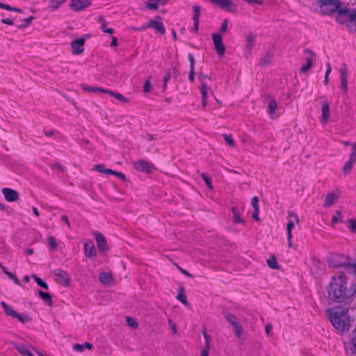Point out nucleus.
<instances>
[{
  "instance_id": "obj_50",
  "label": "nucleus",
  "mask_w": 356,
  "mask_h": 356,
  "mask_svg": "<svg viewBox=\"0 0 356 356\" xmlns=\"http://www.w3.org/2000/svg\"><path fill=\"white\" fill-rule=\"evenodd\" d=\"M170 77H171V72L170 70H168L165 72L164 77H163V90H165L166 84H167L168 81L170 80Z\"/></svg>"
},
{
  "instance_id": "obj_39",
  "label": "nucleus",
  "mask_w": 356,
  "mask_h": 356,
  "mask_svg": "<svg viewBox=\"0 0 356 356\" xmlns=\"http://www.w3.org/2000/svg\"><path fill=\"white\" fill-rule=\"evenodd\" d=\"M31 277L35 281L37 284L40 287L48 289V285L45 282H44L42 279H40L38 276L35 274L31 275Z\"/></svg>"
},
{
  "instance_id": "obj_49",
  "label": "nucleus",
  "mask_w": 356,
  "mask_h": 356,
  "mask_svg": "<svg viewBox=\"0 0 356 356\" xmlns=\"http://www.w3.org/2000/svg\"><path fill=\"white\" fill-rule=\"evenodd\" d=\"M224 139L228 145L231 147H234V140L231 135L224 134Z\"/></svg>"
},
{
  "instance_id": "obj_47",
  "label": "nucleus",
  "mask_w": 356,
  "mask_h": 356,
  "mask_svg": "<svg viewBox=\"0 0 356 356\" xmlns=\"http://www.w3.org/2000/svg\"><path fill=\"white\" fill-rule=\"evenodd\" d=\"M108 169L105 168L103 164H97L93 167V170L97 171L100 173L106 174Z\"/></svg>"
},
{
  "instance_id": "obj_5",
  "label": "nucleus",
  "mask_w": 356,
  "mask_h": 356,
  "mask_svg": "<svg viewBox=\"0 0 356 356\" xmlns=\"http://www.w3.org/2000/svg\"><path fill=\"white\" fill-rule=\"evenodd\" d=\"M328 263L330 266L332 267H343L350 266L348 258L345 257L342 254L331 255L328 259Z\"/></svg>"
},
{
  "instance_id": "obj_62",
  "label": "nucleus",
  "mask_w": 356,
  "mask_h": 356,
  "mask_svg": "<svg viewBox=\"0 0 356 356\" xmlns=\"http://www.w3.org/2000/svg\"><path fill=\"white\" fill-rule=\"evenodd\" d=\"M246 3L250 4V5H261L263 3L262 0H243Z\"/></svg>"
},
{
  "instance_id": "obj_29",
  "label": "nucleus",
  "mask_w": 356,
  "mask_h": 356,
  "mask_svg": "<svg viewBox=\"0 0 356 356\" xmlns=\"http://www.w3.org/2000/svg\"><path fill=\"white\" fill-rule=\"evenodd\" d=\"M99 280L102 284H107L113 281V277L111 273L104 272L99 275Z\"/></svg>"
},
{
  "instance_id": "obj_45",
  "label": "nucleus",
  "mask_w": 356,
  "mask_h": 356,
  "mask_svg": "<svg viewBox=\"0 0 356 356\" xmlns=\"http://www.w3.org/2000/svg\"><path fill=\"white\" fill-rule=\"evenodd\" d=\"M14 318H17L22 323H25L31 321V318L29 316L26 314H19L17 313V316H15Z\"/></svg>"
},
{
  "instance_id": "obj_1",
  "label": "nucleus",
  "mask_w": 356,
  "mask_h": 356,
  "mask_svg": "<svg viewBox=\"0 0 356 356\" xmlns=\"http://www.w3.org/2000/svg\"><path fill=\"white\" fill-rule=\"evenodd\" d=\"M346 284L347 277L345 273H340L337 277H332L327 289L329 298L337 302H342L351 297L350 290L347 291Z\"/></svg>"
},
{
  "instance_id": "obj_9",
  "label": "nucleus",
  "mask_w": 356,
  "mask_h": 356,
  "mask_svg": "<svg viewBox=\"0 0 356 356\" xmlns=\"http://www.w3.org/2000/svg\"><path fill=\"white\" fill-rule=\"evenodd\" d=\"M134 166L136 170L146 173H151L154 169L152 163L144 159L134 162Z\"/></svg>"
},
{
  "instance_id": "obj_30",
  "label": "nucleus",
  "mask_w": 356,
  "mask_h": 356,
  "mask_svg": "<svg viewBox=\"0 0 356 356\" xmlns=\"http://www.w3.org/2000/svg\"><path fill=\"white\" fill-rule=\"evenodd\" d=\"M105 93L109 94L110 95L114 97L115 99H117L118 100H119L122 102H124V103L129 102V99L124 97L122 94H120L119 92H113V91H111L109 90H106Z\"/></svg>"
},
{
  "instance_id": "obj_38",
  "label": "nucleus",
  "mask_w": 356,
  "mask_h": 356,
  "mask_svg": "<svg viewBox=\"0 0 356 356\" xmlns=\"http://www.w3.org/2000/svg\"><path fill=\"white\" fill-rule=\"evenodd\" d=\"M0 8L7 10L8 11H14L19 13H23V10L19 8L12 7L10 5L2 3L0 2Z\"/></svg>"
},
{
  "instance_id": "obj_13",
  "label": "nucleus",
  "mask_w": 356,
  "mask_h": 356,
  "mask_svg": "<svg viewBox=\"0 0 356 356\" xmlns=\"http://www.w3.org/2000/svg\"><path fill=\"white\" fill-rule=\"evenodd\" d=\"M85 39L79 38L76 40L71 42L72 53L74 55H79L83 51V45L85 44Z\"/></svg>"
},
{
  "instance_id": "obj_40",
  "label": "nucleus",
  "mask_w": 356,
  "mask_h": 356,
  "mask_svg": "<svg viewBox=\"0 0 356 356\" xmlns=\"http://www.w3.org/2000/svg\"><path fill=\"white\" fill-rule=\"evenodd\" d=\"M48 243L52 251H55L58 249V243L54 236H48Z\"/></svg>"
},
{
  "instance_id": "obj_48",
  "label": "nucleus",
  "mask_w": 356,
  "mask_h": 356,
  "mask_svg": "<svg viewBox=\"0 0 356 356\" xmlns=\"http://www.w3.org/2000/svg\"><path fill=\"white\" fill-rule=\"evenodd\" d=\"M201 177H202V179H204L206 185L207 186V187L212 190L213 189V186H212V184H211V179L209 178V176H207L205 173H202L201 175Z\"/></svg>"
},
{
  "instance_id": "obj_53",
  "label": "nucleus",
  "mask_w": 356,
  "mask_h": 356,
  "mask_svg": "<svg viewBox=\"0 0 356 356\" xmlns=\"http://www.w3.org/2000/svg\"><path fill=\"white\" fill-rule=\"evenodd\" d=\"M6 275H7V276H8L10 279L13 280V282H14L16 284H17V285H20V284H21V283H20L19 280V279H18V278H17V277L14 274H13L11 272H10V273H6Z\"/></svg>"
},
{
  "instance_id": "obj_20",
  "label": "nucleus",
  "mask_w": 356,
  "mask_h": 356,
  "mask_svg": "<svg viewBox=\"0 0 356 356\" xmlns=\"http://www.w3.org/2000/svg\"><path fill=\"white\" fill-rule=\"evenodd\" d=\"M147 29L148 28H153L158 33L163 35L165 33V29L163 26V24L159 22L154 19H150L148 23L147 24Z\"/></svg>"
},
{
  "instance_id": "obj_28",
  "label": "nucleus",
  "mask_w": 356,
  "mask_h": 356,
  "mask_svg": "<svg viewBox=\"0 0 356 356\" xmlns=\"http://www.w3.org/2000/svg\"><path fill=\"white\" fill-rule=\"evenodd\" d=\"M38 295L42 299V300L46 302L49 306H52V299L51 296L49 293L44 292L41 290L38 291Z\"/></svg>"
},
{
  "instance_id": "obj_25",
  "label": "nucleus",
  "mask_w": 356,
  "mask_h": 356,
  "mask_svg": "<svg viewBox=\"0 0 356 356\" xmlns=\"http://www.w3.org/2000/svg\"><path fill=\"white\" fill-rule=\"evenodd\" d=\"M273 58V52L271 50L266 51L264 57L261 59L259 64L262 66L269 65Z\"/></svg>"
},
{
  "instance_id": "obj_57",
  "label": "nucleus",
  "mask_w": 356,
  "mask_h": 356,
  "mask_svg": "<svg viewBox=\"0 0 356 356\" xmlns=\"http://www.w3.org/2000/svg\"><path fill=\"white\" fill-rule=\"evenodd\" d=\"M127 323L129 325L133 327H136L138 326L136 321L131 317L127 318Z\"/></svg>"
},
{
  "instance_id": "obj_42",
  "label": "nucleus",
  "mask_w": 356,
  "mask_h": 356,
  "mask_svg": "<svg viewBox=\"0 0 356 356\" xmlns=\"http://www.w3.org/2000/svg\"><path fill=\"white\" fill-rule=\"evenodd\" d=\"M145 8L148 10H154L159 8L156 0H148L145 2Z\"/></svg>"
},
{
  "instance_id": "obj_37",
  "label": "nucleus",
  "mask_w": 356,
  "mask_h": 356,
  "mask_svg": "<svg viewBox=\"0 0 356 356\" xmlns=\"http://www.w3.org/2000/svg\"><path fill=\"white\" fill-rule=\"evenodd\" d=\"M66 0H49L51 10L58 9Z\"/></svg>"
},
{
  "instance_id": "obj_63",
  "label": "nucleus",
  "mask_w": 356,
  "mask_h": 356,
  "mask_svg": "<svg viewBox=\"0 0 356 356\" xmlns=\"http://www.w3.org/2000/svg\"><path fill=\"white\" fill-rule=\"evenodd\" d=\"M175 265H176V266L177 267V268L180 270V272H181L182 274L185 275H186V276H187V277H193V275H192L191 273H189L187 270H184V269L181 268L180 266H179L177 264H175Z\"/></svg>"
},
{
  "instance_id": "obj_59",
  "label": "nucleus",
  "mask_w": 356,
  "mask_h": 356,
  "mask_svg": "<svg viewBox=\"0 0 356 356\" xmlns=\"http://www.w3.org/2000/svg\"><path fill=\"white\" fill-rule=\"evenodd\" d=\"M98 22L101 25V29L103 31L104 29H105L106 27V22L105 20V19L104 18L103 16H100L99 18H98Z\"/></svg>"
},
{
  "instance_id": "obj_51",
  "label": "nucleus",
  "mask_w": 356,
  "mask_h": 356,
  "mask_svg": "<svg viewBox=\"0 0 356 356\" xmlns=\"http://www.w3.org/2000/svg\"><path fill=\"white\" fill-rule=\"evenodd\" d=\"M326 67H327V70H326L325 75L324 83L325 84H327L328 83V76H329L330 73L331 72L332 67H331L330 64L328 63L326 64Z\"/></svg>"
},
{
  "instance_id": "obj_21",
  "label": "nucleus",
  "mask_w": 356,
  "mask_h": 356,
  "mask_svg": "<svg viewBox=\"0 0 356 356\" xmlns=\"http://www.w3.org/2000/svg\"><path fill=\"white\" fill-rule=\"evenodd\" d=\"M322 115L321 122L325 124L330 118V106L327 102H323L321 108Z\"/></svg>"
},
{
  "instance_id": "obj_22",
  "label": "nucleus",
  "mask_w": 356,
  "mask_h": 356,
  "mask_svg": "<svg viewBox=\"0 0 356 356\" xmlns=\"http://www.w3.org/2000/svg\"><path fill=\"white\" fill-rule=\"evenodd\" d=\"M203 336L205 339V346L201 350L200 356H209V353L211 348L210 346V337L207 334L206 332H203Z\"/></svg>"
},
{
  "instance_id": "obj_15",
  "label": "nucleus",
  "mask_w": 356,
  "mask_h": 356,
  "mask_svg": "<svg viewBox=\"0 0 356 356\" xmlns=\"http://www.w3.org/2000/svg\"><path fill=\"white\" fill-rule=\"evenodd\" d=\"M304 53L310 55V56L305 58V64L300 68V73H306L311 68L313 64L312 58L315 56V53L309 49H305Z\"/></svg>"
},
{
  "instance_id": "obj_61",
  "label": "nucleus",
  "mask_w": 356,
  "mask_h": 356,
  "mask_svg": "<svg viewBox=\"0 0 356 356\" xmlns=\"http://www.w3.org/2000/svg\"><path fill=\"white\" fill-rule=\"evenodd\" d=\"M188 58L190 61V68L195 69V58L191 54L188 55Z\"/></svg>"
},
{
  "instance_id": "obj_55",
  "label": "nucleus",
  "mask_w": 356,
  "mask_h": 356,
  "mask_svg": "<svg viewBox=\"0 0 356 356\" xmlns=\"http://www.w3.org/2000/svg\"><path fill=\"white\" fill-rule=\"evenodd\" d=\"M259 198L258 197L255 196L252 200V205L254 209V210H259Z\"/></svg>"
},
{
  "instance_id": "obj_10",
  "label": "nucleus",
  "mask_w": 356,
  "mask_h": 356,
  "mask_svg": "<svg viewBox=\"0 0 356 356\" xmlns=\"http://www.w3.org/2000/svg\"><path fill=\"white\" fill-rule=\"evenodd\" d=\"M215 49L219 56H224L225 48L222 42V38L219 33H213L211 35Z\"/></svg>"
},
{
  "instance_id": "obj_23",
  "label": "nucleus",
  "mask_w": 356,
  "mask_h": 356,
  "mask_svg": "<svg viewBox=\"0 0 356 356\" xmlns=\"http://www.w3.org/2000/svg\"><path fill=\"white\" fill-rule=\"evenodd\" d=\"M255 35L252 33H249L245 36L246 40V51L248 54H250L252 48L254 45Z\"/></svg>"
},
{
  "instance_id": "obj_64",
  "label": "nucleus",
  "mask_w": 356,
  "mask_h": 356,
  "mask_svg": "<svg viewBox=\"0 0 356 356\" xmlns=\"http://www.w3.org/2000/svg\"><path fill=\"white\" fill-rule=\"evenodd\" d=\"M1 22L4 24L7 25H13L14 22L13 20L9 18H4L1 20Z\"/></svg>"
},
{
  "instance_id": "obj_33",
  "label": "nucleus",
  "mask_w": 356,
  "mask_h": 356,
  "mask_svg": "<svg viewBox=\"0 0 356 356\" xmlns=\"http://www.w3.org/2000/svg\"><path fill=\"white\" fill-rule=\"evenodd\" d=\"M199 90L202 95V99H207V93L209 91H211V88L208 86L206 83H202L199 86Z\"/></svg>"
},
{
  "instance_id": "obj_11",
  "label": "nucleus",
  "mask_w": 356,
  "mask_h": 356,
  "mask_svg": "<svg viewBox=\"0 0 356 356\" xmlns=\"http://www.w3.org/2000/svg\"><path fill=\"white\" fill-rule=\"evenodd\" d=\"M210 1L212 4L218 6L223 10L230 12H235L236 10V6L230 0H210Z\"/></svg>"
},
{
  "instance_id": "obj_7",
  "label": "nucleus",
  "mask_w": 356,
  "mask_h": 356,
  "mask_svg": "<svg viewBox=\"0 0 356 356\" xmlns=\"http://www.w3.org/2000/svg\"><path fill=\"white\" fill-rule=\"evenodd\" d=\"M337 13L336 21L339 24L347 23V26L350 27L351 22L349 21V16L351 14V10L348 8H341Z\"/></svg>"
},
{
  "instance_id": "obj_54",
  "label": "nucleus",
  "mask_w": 356,
  "mask_h": 356,
  "mask_svg": "<svg viewBox=\"0 0 356 356\" xmlns=\"http://www.w3.org/2000/svg\"><path fill=\"white\" fill-rule=\"evenodd\" d=\"M348 224L351 231L355 232L356 231V220L354 218H350L348 220Z\"/></svg>"
},
{
  "instance_id": "obj_24",
  "label": "nucleus",
  "mask_w": 356,
  "mask_h": 356,
  "mask_svg": "<svg viewBox=\"0 0 356 356\" xmlns=\"http://www.w3.org/2000/svg\"><path fill=\"white\" fill-rule=\"evenodd\" d=\"M338 199V195L334 193H328L325 199L323 204L324 207H331Z\"/></svg>"
},
{
  "instance_id": "obj_12",
  "label": "nucleus",
  "mask_w": 356,
  "mask_h": 356,
  "mask_svg": "<svg viewBox=\"0 0 356 356\" xmlns=\"http://www.w3.org/2000/svg\"><path fill=\"white\" fill-rule=\"evenodd\" d=\"M94 236L95 238L97 245L99 251L101 253H104L108 250L107 243L105 237L99 232H94Z\"/></svg>"
},
{
  "instance_id": "obj_34",
  "label": "nucleus",
  "mask_w": 356,
  "mask_h": 356,
  "mask_svg": "<svg viewBox=\"0 0 356 356\" xmlns=\"http://www.w3.org/2000/svg\"><path fill=\"white\" fill-rule=\"evenodd\" d=\"M277 107V102L274 99H270L268 102V113L270 115H275Z\"/></svg>"
},
{
  "instance_id": "obj_19",
  "label": "nucleus",
  "mask_w": 356,
  "mask_h": 356,
  "mask_svg": "<svg viewBox=\"0 0 356 356\" xmlns=\"http://www.w3.org/2000/svg\"><path fill=\"white\" fill-rule=\"evenodd\" d=\"M348 356H356V327L353 330V337L349 345L346 346Z\"/></svg>"
},
{
  "instance_id": "obj_26",
  "label": "nucleus",
  "mask_w": 356,
  "mask_h": 356,
  "mask_svg": "<svg viewBox=\"0 0 356 356\" xmlns=\"http://www.w3.org/2000/svg\"><path fill=\"white\" fill-rule=\"evenodd\" d=\"M1 305L2 306L6 315L10 316L13 318H14L15 316H17V312L13 309V308L5 302H1Z\"/></svg>"
},
{
  "instance_id": "obj_3",
  "label": "nucleus",
  "mask_w": 356,
  "mask_h": 356,
  "mask_svg": "<svg viewBox=\"0 0 356 356\" xmlns=\"http://www.w3.org/2000/svg\"><path fill=\"white\" fill-rule=\"evenodd\" d=\"M317 4L323 15H330L341 8L339 0H317Z\"/></svg>"
},
{
  "instance_id": "obj_14",
  "label": "nucleus",
  "mask_w": 356,
  "mask_h": 356,
  "mask_svg": "<svg viewBox=\"0 0 356 356\" xmlns=\"http://www.w3.org/2000/svg\"><path fill=\"white\" fill-rule=\"evenodd\" d=\"M84 254L87 258H95L96 257V250L93 242L90 239L85 241Z\"/></svg>"
},
{
  "instance_id": "obj_44",
  "label": "nucleus",
  "mask_w": 356,
  "mask_h": 356,
  "mask_svg": "<svg viewBox=\"0 0 356 356\" xmlns=\"http://www.w3.org/2000/svg\"><path fill=\"white\" fill-rule=\"evenodd\" d=\"M33 19H34L33 16H31L28 18H26V19H23V22H24L23 24L17 25L16 26L19 29L26 28L31 24V23Z\"/></svg>"
},
{
  "instance_id": "obj_6",
  "label": "nucleus",
  "mask_w": 356,
  "mask_h": 356,
  "mask_svg": "<svg viewBox=\"0 0 356 356\" xmlns=\"http://www.w3.org/2000/svg\"><path fill=\"white\" fill-rule=\"evenodd\" d=\"M356 162V142L351 145V152L349 155L348 161L345 163L343 167V172L345 175L350 173L354 164Z\"/></svg>"
},
{
  "instance_id": "obj_60",
  "label": "nucleus",
  "mask_w": 356,
  "mask_h": 356,
  "mask_svg": "<svg viewBox=\"0 0 356 356\" xmlns=\"http://www.w3.org/2000/svg\"><path fill=\"white\" fill-rule=\"evenodd\" d=\"M227 24H228V21L227 19H224L223 22H222L221 24V26H220V32L222 33H224V32H226L227 30Z\"/></svg>"
},
{
  "instance_id": "obj_32",
  "label": "nucleus",
  "mask_w": 356,
  "mask_h": 356,
  "mask_svg": "<svg viewBox=\"0 0 356 356\" xmlns=\"http://www.w3.org/2000/svg\"><path fill=\"white\" fill-rule=\"evenodd\" d=\"M83 90L87 92H103L105 93L106 89L99 87H93L86 85L81 86Z\"/></svg>"
},
{
  "instance_id": "obj_8",
  "label": "nucleus",
  "mask_w": 356,
  "mask_h": 356,
  "mask_svg": "<svg viewBox=\"0 0 356 356\" xmlns=\"http://www.w3.org/2000/svg\"><path fill=\"white\" fill-rule=\"evenodd\" d=\"M55 280L57 283L63 284L65 286L70 285V278L67 273L61 269H56L53 272Z\"/></svg>"
},
{
  "instance_id": "obj_18",
  "label": "nucleus",
  "mask_w": 356,
  "mask_h": 356,
  "mask_svg": "<svg viewBox=\"0 0 356 356\" xmlns=\"http://www.w3.org/2000/svg\"><path fill=\"white\" fill-rule=\"evenodd\" d=\"M90 3V0H72L70 6L74 11H80L89 6Z\"/></svg>"
},
{
  "instance_id": "obj_27",
  "label": "nucleus",
  "mask_w": 356,
  "mask_h": 356,
  "mask_svg": "<svg viewBox=\"0 0 356 356\" xmlns=\"http://www.w3.org/2000/svg\"><path fill=\"white\" fill-rule=\"evenodd\" d=\"M93 347L92 344L88 342H86L83 344L75 343L73 346V349L76 352H82L85 348L88 350L92 349Z\"/></svg>"
},
{
  "instance_id": "obj_36",
  "label": "nucleus",
  "mask_w": 356,
  "mask_h": 356,
  "mask_svg": "<svg viewBox=\"0 0 356 356\" xmlns=\"http://www.w3.org/2000/svg\"><path fill=\"white\" fill-rule=\"evenodd\" d=\"M181 293H179L177 296V299L179 300L181 302H182L185 306L189 307L190 304L187 300L186 296L184 293V289L181 288Z\"/></svg>"
},
{
  "instance_id": "obj_56",
  "label": "nucleus",
  "mask_w": 356,
  "mask_h": 356,
  "mask_svg": "<svg viewBox=\"0 0 356 356\" xmlns=\"http://www.w3.org/2000/svg\"><path fill=\"white\" fill-rule=\"evenodd\" d=\"M341 219L340 218V212L339 211H336V216H333L332 218V223L335 224L338 222H341Z\"/></svg>"
},
{
  "instance_id": "obj_4",
  "label": "nucleus",
  "mask_w": 356,
  "mask_h": 356,
  "mask_svg": "<svg viewBox=\"0 0 356 356\" xmlns=\"http://www.w3.org/2000/svg\"><path fill=\"white\" fill-rule=\"evenodd\" d=\"M223 315L225 320L232 325L236 336L238 339H241L242 336L243 327L240 325L238 318L229 312H225Z\"/></svg>"
},
{
  "instance_id": "obj_31",
  "label": "nucleus",
  "mask_w": 356,
  "mask_h": 356,
  "mask_svg": "<svg viewBox=\"0 0 356 356\" xmlns=\"http://www.w3.org/2000/svg\"><path fill=\"white\" fill-rule=\"evenodd\" d=\"M232 212L233 213V222L234 224L243 223L244 224L243 220L241 218L240 213L236 207L232 208Z\"/></svg>"
},
{
  "instance_id": "obj_58",
  "label": "nucleus",
  "mask_w": 356,
  "mask_h": 356,
  "mask_svg": "<svg viewBox=\"0 0 356 356\" xmlns=\"http://www.w3.org/2000/svg\"><path fill=\"white\" fill-rule=\"evenodd\" d=\"M350 22H355L356 24V8L351 10V14L349 16Z\"/></svg>"
},
{
  "instance_id": "obj_16",
  "label": "nucleus",
  "mask_w": 356,
  "mask_h": 356,
  "mask_svg": "<svg viewBox=\"0 0 356 356\" xmlns=\"http://www.w3.org/2000/svg\"><path fill=\"white\" fill-rule=\"evenodd\" d=\"M2 193L8 202H15L19 199L18 192L10 188H3Z\"/></svg>"
},
{
  "instance_id": "obj_43",
  "label": "nucleus",
  "mask_w": 356,
  "mask_h": 356,
  "mask_svg": "<svg viewBox=\"0 0 356 356\" xmlns=\"http://www.w3.org/2000/svg\"><path fill=\"white\" fill-rule=\"evenodd\" d=\"M193 8V10L194 12V15H193V21H199V17H200V6H198L197 4H194L192 7Z\"/></svg>"
},
{
  "instance_id": "obj_46",
  "label": "nucleus",
  "mask_w": 356,
  "mask_h": 356,
  "mask_svg": "<svg viewBox=\"0 0 356 356\" xmlns=\"http://www.w3.org/2000/svg\"><path fill=\"white\" fill-rule=\"evenodd\" d=\"M294 227V223L292 220H289L286 225L287 238L288 239L292 238L291 230Z\"/></svg>"
},
{
  "instance_id": "obj_41",
  "label": "nucleus",
  "mask_w": 356,
  "mask_h": 356,
  "mask_svg": "<svg viewBox=\"0 0 356 356\" xmlns=\"http://www.w3.org/2000/svg\"><path fill=\"white\" fill-rule=\"evenodd\" d=\"M12 344L15 347V348L22 355H26L29 351L25 348L24 345L18 344L13 342L12 343Z\"/></svg>"
},
{
  "instance_id": "obj_35",
  "label": "nucleus",
  "mask_w": 356,
  "mask_h": 356,
  "mask_svg": "<svg viewBox=\"0 0 356 356\" xmlns=\"http://www.w3.org/2000/svg\"><path fill=\"white\" fill-rule=\"evenodd\" d=\"M267 264L268 266L272 269L277 270L280 268V266L277 262V259L274 256H271L269 259H267Z\"/></svg>"
},
{
  "instance_id": "obj_17",
  "label": "nucleus",
  "mask_w": 356,
  "mask_h": 356,
  "mask_svg": "<svg viewBox=\"0 0 356 356\" xmlns=\"http://www.w3.org/2000/svg\"><path fill=\"white\" fill-rule=\"evenodd\" d=\"M340 80L343 92L346 94L348 90V69L345 65L340 69Z\"/></svg>"
},
{
  "instance_id": "obj_52",
  "label": "nucleus",
  "mask_w": 356,
  "mask_h": 356,
  "mask_svg": "<svg viewBox=\"0 0 356 356\" xmlns=\"http://www.w3.org/2000/svg\"><path fill=\"white\" fill-rule=\"evenodd\" d=\"M152 90V86L149 79L147 80L143 86V91L145 92H149Z\"/></svg>"
},
{
  "instance_id": "obj_2",
  "label": "nucleus",
  "mask_w": 356,
  "mask_h": 356,
  "mask_svg": "<svg viewBox=\"0 0 356 356\" xmlns=\"http://www.w3.org/2000/svg\"><path fill=\"white\" fill-rule=\"evenodd\" d=\"M327 313L334 327L341 332H348L350 329V316L346 308L334 307L327 309Z\"/></svg>"
}]
</instances>
